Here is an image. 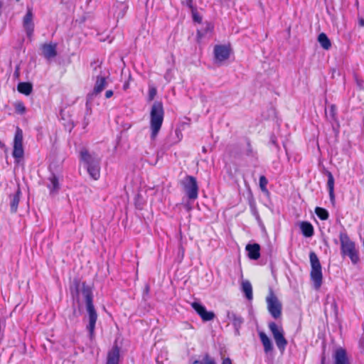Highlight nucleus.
<instances>
[{"instance_id": "obj_1", "label": "nucleus", "mask_w": 364, "mask_h": 364, "mask_svg": "<svg viewBox=\"0 0 364 364\" xmlns=\"http://www.w3.org/2000/svg\"><path fill=\"white\" fill-rule=\"evenodd\" d=\"M70 291L73 296L78 297L81 292L85 299L86 309L88 314V324L87 330L90 337L92 339L95 337V324L97 320V314L93 304V295L92 288L78 278H75L70 285Z\"/></svg>"}, {"instance_id": "obj_2", "label": "nucleus", "mask_w": 364, "mask_h": 364, "mask_svg": "<svg viewBox=\"0 0 364 364\" xmlns=\"http://www.w3.org/2000/svg\"><path fill=\"white\" fill-rule=\"evenodd\" d=\"M164 116V111L162 102H155L151 107L150 112L151 138L152 139H155L161 128Z\"/></svg>"}, {"instance_id": "obj_3", "label": "nucleus", "mask_w": 364, "mask_h": 364, "mask_svg": "<svg viewBox=\"0 0 364 364\" xmlns=\"http://www.w3.org/2000/svg\"><path fill=\"white\" fill-rule=\"evenodd\" d=\"M80 157L90 176L93 180L97 181L100 177V159L92 156L85 148L80 150Z\"/></svg>"}, {"instance_id": "obj_4", "label": "nucleus", "mask_w": 364, "mask_h": 364, "mask_svg": "<svg viewBox=\"0 0 364 364\" xmlns=\"http://www.w3.org/2000/svg\"><path fill=\"white\" fill-rule=\"evenodd\" d=\"M339 240L341 255L343 256L347 255L353 264H358L360 258L355 242L350 240L346 231L339 233Z\"/></svg>"}, {"instance_id": "obj_5", "label": "nucleus", "mask_w": 364, "mask_h": 364, "mask_svg": "<svg viewBox=\"0 0 364 364\" xmlns=\"http://www.w3.org/2000/svg\"><path fill=\"white\" fill-rule=\"evenodd\" d=\"M309 260L311 264L310 278L314 288L318 290L321 288L323 282L321 264L314 252L309 253Z\"/></svg>"}, {"instance_id": "obj_6", "label": "nucleus", "mask_w": 364, "mask_h": 364, "mask_svg": "<svg viewBox=\"0 0 364 364\" xmlns=\"http://www.w3.org/2000/svg\"><path fill=\"white\" fill-rule=\"evenodd\" d=\"M188 198L190 200H196L198 197L199 187L196 178L193 176L187 175L181 182Z\"/></svg>"}, {"instance_id": "obj_7", "label": "nucleus", "mask_w": 364, "mask_h": 364, "mask_svg": "<svg viewBox=\"0 0 364 364\" xmlns=\"http://www.w3.org/2000/svg\"><path fill=\"white\" fill-rule=\"evenodd\" d=\"M268 327L272 333L276 345L281 352H283L287 346V341L284 336V330L282 326H278L274 322H270Z\"/></svg>"}, {"instance_id": "obj_8", "label": "nucleus", "mask_w": 364, "mask_h": 364, "mask_svg": "<svg viewBox=\"0 0 364 364\" xmlns=\"http://www.w3.org/2000/svg\"><path fill=\"white\" fill-rule=\"evenodd\" d=\"M267 309L271 316L275 318H279L282 316V305L273 291H270L266 298Z\"/></svg>"}, {"instance_id": "obj_9", "label": "nucleus", "mask_w": 364, "mask_h": 364, "mask_svg": "<svg viewBox=\"0 0 364 364\" xmlns=\"http://www.w3.org/2000/svg\"><path fill=\"white\" fill-rule=\"evenodd\" d=\"M23 139V131L21 129L17 127L14 139L12 156L18 161L19 159H22L24 155Z\"/></svg>"}, {"instance_id": "obj_10", "label": "nucleus", "mask_w": 364, "mask_h": 364, "mask_svg": "<svg viewBox=\"0 0 364 364\" xmlns=\"http://www.w3.org/2000/svg\"><path fill=\"white\" fill-rule=\"evenodd\" d=\"M213 53L215 63H221L230 58L231 48L230 46L215 45Z\"/></svg>"}, {"instance_id": "obj_11", "label": "nucleus", "mask_w": 364, "mask_h": 364, "mask_svg": "<svg viewBox=\"0 0 364 364\" xmlns=\"http://www.w3.org/2000/svg\"><path fill=\"white\" fill-rule=\"evenodd\" d=\"M191 307L200 316L203 321H209L214 319L215 315L213 311H208L205 307L198 302H193Z\"/></svg>"}, {"instance_id": "obj_12", "label": "nucleus", "mask_w": 364, "mask_h": 364, "mask_svg": "<svg viewBox=\"0 0 364 364\" xmlns=\"http://www.w3.org/2000/svg\"><path fill=\"white\" fill-rule=\"evenodd\" d=\"M33 18L32 9L28 8L27 12L23 18V26L28 38H31L34 32Z\"/></svg>"}, {"instance_id": "obj_13", "label": "nucleus", "mask_w": 364, "mask_h": 364, "mask_svg": "<svg viewBox=\"0 0 364 364\" xmlns=\"http://www.w3.org/2000/svg\"><path fill=\"white\" fill-rule=\"evenodd\" d=\"M42 54L45 58L50 60L54 58L57 55V43H44L41 46Z\"/></svg>"}, {"instance_id": "obj_14", "label": "nucleus", "mask_w": 364, "mask_h": 364, "mask_svg": "<svg viewBox=\"0 0 364 364\" xmlns=\"http://www.w3.org/2000/svg\"><path fill=\"white\" fill-rule=\"evenodd\" d=\"M334 364H350L347 352L343 348H338L333 354Z\"/></svg>"}, {"instance_id": "obj_15", "label": "nucleus", "mask_w": 364, "mask_h": 364, "mask_svg": "<svg viewBox=\"0 0 364 364\" xmlns=\"http://www.w3.org/2000/svg\"><path fill=\"white\" fill-rule=\"evenodd\" d=\"M120 358V348L114 344L108 352L106 364H119Z\"/></svg>"}, {"instance_id": "obj_16", "label": "nucleus", "mask_w": 364, "mask_h": 364, "mask_svg": "<svg viewBox=\"0 0 364 364\" xmlns=\"http://www.w3.org/2000/svg\"><path fill=\"white\" fill-rule=\"evenodd\" d=\"M245 250L247 251L250 259L256 260L260 257V245L259 244H248L246 245Z\"/></svg>"}, {"instance_id": "obj_17", "label": "nucleus", "mask_w": 364, "mask_h": 364, "mask_svg": "<svg viewBox=\"0 0 364 364\" xmlns=\"http://www.w3.org/2000/svg\"><path fill=\"white\" fill-rule=\"evenodd\" d=\"M48 180L49 183L47 185V187L50 191V193L56 194L60 188L58 177L55 173H52Z\"/></svg>"}, {"instance_id": "obj_18", "label": "nucleus", "mask_w": 364, "mask_h": 364, "mask_svg": "<svg viewBox=\"0 0 364 364\" xmlns=\"http://www.w3.org/2000/svg\"><path fill=\"white\" fill-rule=\"evenodd\" d=\"M227 317L232 322L235 330L238 331L244 322L242 317L233 311H228Z\"/></svg>"}, {"instance_id": "obj_19", "label": "nucleus", "mask_w": 364, "mask_h": 364, "mask_svg": "<svg viewBox=\"0 0 364 364\" xmlns=\"http://www.w3.org/2000/svg\"><path fill=\"white\" fill-rule=\"evenodd\" d=\"M107 80L105 77L97 76L93 88L92 95H99L106 87Z\"/></svg>"}, {"instance_id": "obj_20", "label": "nucleus", "mask_w": 364, "mask_h": 364, "mask_svg": "<svg viewBox=\"0 0 364 364\" xmlns=\"http://www.w3.org/2000/svg\"><path fill=\"white\" fill-rule=\"evenodd\" d=\"M300 229L302 235L306 237H311L314 234V228L312 224L308 221H303L300 223Z\"/></svg>"}, {"instance_id": "obj_21", "label": "nucleus", "mask_w": 364, "mask_h": 364, "mask_svg": "<svg viewBox=\"0 0 364 364\" xmlns=\"http://www.w3.org/2000/svg\"><path fill=\"white\" fill-rule=\"evenodd\" d=\"M326 176L328 178L327 181V188L328 190L329 197L332 202L335 200V194H334V178L331 172L327 171Z\"/></svg>"}, {"instance_id": "obj_22", "label": "nucleus", "mask_w": 364, "mask_h": 364, "mask_svg": "<svg viewBox=\"0 0 364 364\" xmlns=\"http://www.w3.org/2000/svg\"><path fill=\"white\" fill-rule=\"evenodd\" d=\"M259 338L261 342L264 346V350L265 353H269L273 350V346L272 341L269 338V337L264 333L260 332L259 333Z\"/></svg>"}, {"instance_id": "obj_23", "label": "nucleus", "mask_w": 364, "mask_h": 364, "mask_svg": "<svg viewBox=\"0 0 364 364\" xmlns=\"http://www.w3.org/2000/svg\"><path fill=\"white\" fill-rule=\"evenodd\" d=\"M318 41L320 46L326 50H328L331 48V42L325 33L318 34Z\"/></svg>"}, {"instance_id": "obj_24", "label": "nucleus", "mask_w": 364, "mask_h": 364, "mask_svg": "<svg viewBox=\"0 0 364 364\" xmlns=\"http://www.w3.org/2000/svg\"><path fill=\"white\" fill-rule=\"evenodd\" d=\"M17 90L25 95H29L33 90V85L31 82H22L17 85Z\"/></svg>"}, {"instance_id": "obj_25", "label": "nucleus", "mask_w": 364, "mask_h": 364, "mask_svg": "<svg viewBox=\"0 0 364 364\" xmlns=\"http://www.w3.org/2000/svg\"><path fill=\"white\" fill-rule=\"evenodd\" d=\"M242 290L245 293L247 299H252V287L251 283L249 281L245 280L242 282Z\"/></svg>"}, {"instance_id": "obj_26", "label": "nucleus", "mask_w": 364, "mask_h": 364, "mask_svg": "<svg viewBox=\"0 0 364 364\" xmlns=\"http://www.w3.org/2000/svg\"><path fill=\"white\" fill-rule=\"evenodd\" d=\"M21 191L18 189L16 193L13 196L11 201V212L16 213L18 210V203L20 201Z\"/></svg>"}, {"instance_id": "obj_27", "label": "nucleus", "mask_w": 364, "mask_h": 364, "mask_svg": "<svg viewBox=\"0 0 364 364\" xmlns=\"http://www.w3.org/2000/svg\"><path fill=\"white\" fill-rule=\"evenodd\" d=\"M193 364H216L215 359L208 353H205L202 360H196Z\"/></svg>"}, {"instance_id": "obj_28", "label": "nucleus", "mask_w": 364, "mask_h": 364, "mask_svg": "<svg viewBox=\"0 0 364 364\" xmlns=\"http://www.w3.org/2000/svg\"><path fill=\"white\" fill-rule=\"evenodd\" d=\"M315 213L321 220H326L329 218V213L328 210L323 208L316 207L315 208Z\"/></svg>"}, {"instance_id": "obj_29", "label": "nucleus", "mask_w": 364, "mask_h": 364, "mask_svg": "<svg viewBox=\"0 0 364 364\" xmlns=\"http://www.w3.org/2000/svg\"><path fill=\"white\" fill-rule=\"evenodd\" d=\"M14 109H15V112L17 114H23L26 111L25 105L21 101H17L14 103Z\"/></svg>"}, {"instance_id": "obj_30", "label": "nucleus", "mask_w": 364, "mask_h": 364, "mask_svg": "<svg viewBox=\"0 0 364 364\" xmlns=\"http://www.w3.org/2000/svg\"><path fill=\"white\" fill-rule=\"evenodd\" d=\"M259 188H260L261 191L263 193H267L268 190L267 188V186L268 183V181L264 176H260L259 179Z\"/></svg>"}, {"instance_id": "obj_31", "label": "nucleus", "mask_w": 364, "mask_h": 364, "mask_svg": "<svg viewBox=\"0 0 364 364\" xmlns=\"http://www.w3.org/2000/svg\"><path fill=\"white\" fill-rule=\"evenodd\" d=\"M156 94H157L156 87L152 85H149V92H148V100L152 101L155 98Z\"/></svg>"}, {"instance_id": "obj_32", "label": "nucleus", "mask_w": 364, "mask_h": 364, "mask_svg": "<svg viewBox=\"0 0 364 364\" xmlns=\"http://www.w3.org/2000/svg\"><path fill=\"white\" fill-rule=\"evenodd\" d=\"M193 19L195 22L201 23L202 17L199 15L197 9L195 7L191 8Z\"/></svg>"}, {"instance_id": "obj_33", "label": "nucleus", "mask_w": 364, "mask_h": 364, "mask_svg": "<svg viewBox=\"0 0 364 364\" xmlns=\"http://www.w3.org/2000/svg\"><path fill=\"white\" fill-rule=\"evenodd\" d=\"M70 313V314L68 315V318L70 321H74L77 318V313L75 309H73Z\"/></svg>"}, {"instance_id": "obj_34", "label": "nucleus", "mask_w": 364, "mask_h": 364, "mask_svg": "<svg viewBox=\"0 0 364 364\" xmlns=\"http://www.w3.org/2000/svg\"><path fill=\"white\" fill-rule=\"evenodd\" d=\"M330 114L333 118H335L336 116V106L335 105H331L330 107Z\"/></svg>"}, {"instance_id": "obj_35", "label": "nucleus", "mask_w": 364, "mask_h": 364, "mask_svg": "<svg viewBox=\"0 0 364 364\" xmlns=\"http://www.w3.org/2000/svg\"><path fill=\"white\" fill-rule=\"evenodd\" d=\"M354 77L355 79V81H356V83H357L358 86L359 87H360V88H363V84H364V81L363 80L360 79L357 75H355Z\"/></svg>"}, {"instance_id": "obj_36", "label": "nucleus", "mask_w": 364, "mask_h": 364, "mask_svg": "<svg viewBox=\"0 0 364 364\" xmlns=\"http://www.w3.org/2000/svg\"><path fill=\"white\" fill-rule=\"evenodd\" d=\"M184 2H186L187 6L189 9L194 7L193 5V0H183V3H184Z\"/></svg>"}, {"instance_id": "obj_37", "label": "nucleus", "mask_w": 364, "mask_h": 364, "mask_svg": "<svg viewBox=\"0 0 364 364\" xmlns=\"http://www.w3.org/2000/svg\"><path fill=\"white\" fill-rule=\"evenodd\" d=\"M113 94H114V93H113V91H112V90H107V91H106V92H105V97H106L107 99H109V98H110L111 97H112Z\"/></svg>"}, {"instance_id": "obj_38", "label": "nucleus", "mask_w": 364, "mask_h": 364, "mask_svg": "<svg viewBox=\"0 0 364 364\" xmlns=\"http://www.w3.org/2000/svg\"><path fill=\"white\" fill-rule=\"evenodd\" d=\"M222 364H232L230 358H226L223 360Z\"/></svg>"}, {"instance_id": "obj_39", "label": "nucleus", "mask_w": 364, "mask_h": 364, "mask_svg": "<svg viewBox=\"0 0 364 364\" xmlns=\"http://www.w3.org/2000/svg\"><path fill=\"white\" fill-rule=\"evenodd\" d=\"M129 87V81H127L123 85V89H124V90H127Z\"/></svg>"}, {"instance_id": "obj_40", "label": "nucleus", "mask_w": 364, "mask_h": 364, "mask_svg": "<svg viewBox=\"0 0 364 364\" xmlns=\"http://www.w3.org/2000/svg\"><path fill=\"white\" fill-rule=\"evenodd\" d=\"M0 148L1 149H6V145L4 144V143L3 141H1L0 140Z\"/></svg>"}, {"instance_id": "obj_41", "label": "nucleus", "mask_w": 364, "mask_h": 364, "mask_svg": "<svg viewBox=\"0 0 364 364\" xmlns=\"http://www.w3.org/2000/svg\"><path fill=\"white\" fill-rule=\"evenodd\" d=\"M359 23H360V26H364V20L363 19H360V21H359Z\"/></svg>"}, {"instance_id": "obj_42", "label": "nucleus", "mask_w": 364, "mask_h": 364, "mask_svg": "<svg viewBox=\"0 0 364 364\" xmlns=\"http://www.w3.org/2000/svg\"><path fill=\"white\" fill-rule=\"evenodd\" d=\"M325 360H326L325 356H323L322 359H321V364H325Z\"/></svg>"}, {"instance_id": "obj_43", "label": "nucleus", "mask_w": 364, "mask_h": 364, "mask_svg": "<svg viewBox=\"0 0 364 364\" xmlns=\"http://www.w3.org/2000/svg\"><path fill=\"white\" fill-rule=\"evenodd\" d=\"M17 1H19L20 0H16Z\"/></svg>"}]
</instances>
